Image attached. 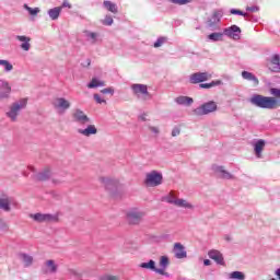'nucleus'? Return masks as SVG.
<instances>
[{
  "mask_svg": "<svg viewBox=\"0 0 280 280\" xmlns=\"http://www.w3.org/2000/svg\"><path fill=\"white\" fill-rule=\"evenodd\" d=\"M270 93L272 96H264L261 94H255L250 97L249 102L258 108H266L267 110H275L280 106V89L271 88Z\"/></svg>",
  "mask_w": 280,
  "mask_h": 280,
  "instance_id": "nucleus-1",
  "label": "nucleus"
},
{
  "mask_svg": "<svg viewBox=\"0 0 280 280\" xmlns=\"http://www.w3.org/2000/svg\"><path fill=\"white\" fill-rule=\"evenodd\" d=\"M211 78H213V75L209 72H195L190 74L189 82L190 84H199L200 89H213V86H220V84H222V80L202 83L208 82V80H211Z\"/></svg>",
  "mask_w": 280,
  "mask_h": 280,
  "instance_id": "nucleus-2",
  "label": "nucleus"
},
{
  "mask_svg": "<svg viewBox=\"0 0 280 280\" xmlns=\"http://www.w3.org/2000/svg\"><path fill=\"white\" fill-rule=\"evenodd\" d=\"M128 224L132 226H137L143 222V218H145V212L139 210V208H133L127 211L126 213Z\"/></svg>",
  "mask_w": 280,
  "mask_h": 280,
  "instance_id": "nucleus-3",
  "label": "nucleus"
},
{
  "mask_svg": "<svg viewBox=\"0 0 280 280\" xmlns=\"http://www.w3.org/2000/svg\"><path fill=\"white\" fill-rule=\"evenodd\" d=\"M27 106V98L20 100V103H13L10 107V110L7 113V116L10 117L11 121H16V117H19V113L21 108H25Z\"/></svg>",
  "mask_w": 280,
  "mask_h": 280,
  "instance_id": "nucleus-4",
  "label": "nucleus"
},
{
  "mask_svg": "<svg viewBox=\"0 0 280 280\" xmlns=\"http://www.w3.org/2000/svg\"><path fill=\"white\" fill-rule=\"evenodd\" d=\"M144 183L148 187H159L163 183V175L156 171H152L147 174Z\"/></svg>",
  "mask_w": 280,
  "mask_h": 280,
  "instance_id": "nucleus-5",
  "label": "nucleus"
},
{
  "mask_svg": "<svg viewBox=\"0 0 280 280\" xmlns=\"http://www.w3.org/2000/svg\"><path fill=\"white\" fill-rule=\"evenodd\" d=\"M215 110H218V103L210 101L196 108L195 115H209L210 113H215Z\"/></svg>",
  "mask_w": 280,
  "mask_h": 280,
  "instance_id": "nucleus-6",
  "label": "nucleus"
},
{
  "mask_svg": "<svg viewBox=\"0 0 280 280\" xmlns=\"http://www.w3.org/2000/svg\"><path fill=\"white\" fill-rule=\"evenodd\" d=\"M131 89L140 100H148L150 97V92H148V85L145 84H132Z\"/></svg>",
  "mask_w": 280,
  "mask_h": 280,
  "instance_id": "nucleus-7",
  "label": "nucleus"
},
{
  "mask_svg": "<svg viewBox=\"0 0 280 280\" xmlns=\"http://www.w3.org/2000/svg\"><path fill=\"white\" fill-rule=\"evenodd\" d=\"M52 106L56 110H59V113H65V110L71 108V103L65 97H57L54 100Z\"/></svg>",
  "mask_w": 280,
  "mask_h": 280,
  "instance_id": "nucleus-8",
  "label": "nucleus"
},
{
  "mask_svg": "<svg viewBox=\"0 0 280 280\" xmlns=\"http://www.w3.org/2000/svg\"><path fill=\"white\" fill-rule=\"evenodd\" d=\"M223 34H225V36H229V38H233V40H240L241 38V34H242V28H240V26L237 25H232L228 28L224 30Z\"/></svg>",
  "mask_w": 280,
  "mask_h": 280,
  "instance_id": "nucleus-9",
  "label": "nucleus"
},
{
  "mask_svg": "<svg viewBox=\"0 0 280 280\" xmlns=\"http://www.w3.org/2000/svg\"><path fill=\"white\" fill-rule=\"evenodd\" d=\"M10 93H12L10 83L0 79V100H9Z\"/></svg>",
  "mask_w": 280,
  "mask_h": 280,
  "instance_id": "nucleus-10",
  "label": "nucleus"
},
{
  "mask_svg": "<svg viewBox=\"0 0 280 280\" xmlns=\"http://www.w3.org/2000/svg\"><path fill=\"white\" fill-rule=\"evenodd\" d=\"M31 218L34 219L35 222H58V217L52 214L35 213L31 214Z\"/></svg>",
  "mask_w": 280,
  "mask_h": 280,
  "instance_id": "nucleus-11",
  "label": "nucleus"
},
{
  "mask_svg": "<svg viewBox=\"0 0 280 280\" xmlns=\"http://www.w3.org/2000/svg\"><path fill=\"white\" fill-rule=\"evenodd\" d=\"M100 182L102 185H104L105 189L113 190L117 189V186L119 185V180L110 177H100Z\"/></svg>",
  "mask_w": 280,
  "mask_h": 280,
  "instance_id": "nucleus-12",
  "label": "nucleus"
},
{
  "mask_svg": "<svg viewBox=\"0 0 280 280\" xmlns=\"http://www.w3.org/2000/svg\"><path fill=\"white\" fill-rule=\"evenodd\" d=\"M42 272H44V275H54L56 272H58V265H56V261L54 260H46L44 262V266L42 268Z\"/></svg>",
  "mask_w": 280,
  "mask_h": 280,
  "instance_id": "nucleus-13",
  "label": "nucleus"
},
{
  "mask_svg": "<svg viewBox=\"0 0 280 280\" xmlns=\"http://www.w3.org/2000/svg\"><path fill=\"white\" fill-rule=\"evenodd\" d=\"M139 268H142L143 270H152V272H156V275H163V269L156 268V261L149 260L148 262H141L139 265Z\"/></svg>",
  "mask_w": 280,
  "mask_h": 280,
  "instance_id": "nucleus-14",
  "label": "nucleus"
},
{
  "mask_svg": "<svg viewBox=\"0 0 280 280\" xmlns=\"http://www.w3.org/2000/svg\"><path fill=\"white\" fill-rule=\"evenodd\" d=\"M72 117H73L74 121H78V124H89V121H91L89 116H86V114H84V112H82L80 109H77L72 114Z\"/></svg>",
  "mask_w": 280,
  "mask_h": 280,
  "instance_id": "nucleus-15",
  "label": "nucleus"
},
{
  "mask_svg": "<svg viewBox=\"0 0 280 280\" xmlns=\"http://www.w3.org/2000/svg\"><path fill=\"white\" fill-rule=\"evenodd\" d=\"M16 40H20L21 44V49H23V51H30L31 47H32V38L25 36V35H18L16 36Z\"/></svg>",
  "mask_w": 280,
  "mask_h": 280,
  "instance_id": "nucleus-16",
  "label": "nucleus"
},
{
  "mask_svg": "<svg viewBox=\"0 0 280 280\" xmlns=\"http://www.w3.org/2000/svg\"><path fill=\"white\" fill-rule=\"evenodd\" d=\"M268 68L270 71H273L275 73H279L280 71V57L279 55H273L268 63Z\"/></svg>",
  "mask_w": 280,
  "mask_h": 280,
  "instance_id": "nucleus-17",
  "label": "nucleus"
},
{
  "mask_svg": "<svg viewBox=\"0 0 280 280\" xmlns=\"http://www.w3.org/2000/svg\"><path fill=\"white\" fill-rule=\"evenodd\" d=\"M208 256L210 259H213L217 264H220L221 266H224V257L222 256V253L217 249H212L208 253Z\"/></svg>",
  "mask_w": 280,
  "mask_h": 280,
  "instance_id": "nucleus-18",
  "label": "nucleus"
},
{
  "mask_svg": "<svg viewBox=\"0 0 280 280\" xmlns=\"http://www.w3.org/2000/svg\"><path fill=\"white\" fill-rule=\"evenodd\" d=\"M170 205H175V207H183L184 209H194V206L185 199H170Z\"/></svg>",
  "mask_w": 280,
  "mask_h": 280,
  "instance_id": "nucleus-19",
  "label": "nucleus"
},
{
  "mask_svg": "<svg viewBox=\"0 0 280 280\" xmlns=\"http://www.w3.org/2000/svg\"><path fill=\"white\" fill-rule=\"evenodd\" d=\"M174 253L177 259H185L187 257V252H185V247L180 243H175Z\"/></svg>",
  "mask_w": 280,
  "mask_h": 280,
  "instance_id": "nucleus-20",
  "label": "nucleus"
},
{
  "mask_svg": "<svg viewBox=\"0 0 280 280\" xmlns=\"http://www.w3.org/2000/svg\"><path fill=\"white\" fill-rule=\"evenodd\" d=\"M78 132L83 137H91V135H97V128L95 125H89L86 129H79Z\"/></svg>",
  "mask_w": 280,
  "mask_h": 280,
  "instance_id": "nucleus-21",
  "label": "nucleus"
},
{
  "mask_svg": "<svg viewBox=\"0 0 280 280\" xmlns=\"http://www.w3.org/2000/svg\"><path fill=\"white\" fill-rule=\"evenodd\" d=\"M60 12H62V7L50 9L48 10V16H50L51 21H58Z\"/></svg>",
  "mask_w": 280,
  "mask_h": 280,
  "instance_id": "nucleus-22",
  "label": "nucleus"
},
{
  "mask_svg": "<svg viewBox=\"0 0 280 280\" xmlns=\"http://www.w3.org/2000/svg\"><path fill=\"white\" fill-rule=\"evenodd\" d=\"M264 148H266V142L264 140H258L254 149L257 159H261V152H264Z\"/></svg>",
  "mask_w": 280,
  "mask_h": 280,
  "instance_id": "nucleus-23",
  "label": "nucleus"
},
{
  "mask_svg": "<svg viewBox=\"0 0 280 280\" xmlns=\"http://www.w3.org/2000/svg\"><path fill=\"white\" fill-rule=\"evenodd\" d=\"M159 266L160 268H158V270H163V275H165V270H167V266H170V258L167 256H161Z\"/></svg>",
  "mask_w": 280,
  "mask_h": 280,
  "instance_id": "nucleus-24",
  "label": "nucleus"
},
{
  "mask_svg": "<svg viewBox=\"0 0 280 280\" xmlns=\"http://www.w3.org/2000/svg\"><path fill=\"white\" fill-rule=\"evenodd\" d=\"M242 78L244 80H249L252 82H254V85L257 86V84H259V80L257 79V77H255V74H253L252 72L248 71H243L242 72Z\"/></svg>",
  "mask_w": 280,
  "mask_h": 280,
  "instance_id": "nucleus-25",
  "label": "nucleus"
},
{
  "mask_svg": "<svg viewBox=\"0 0 280 280\" xmlns=\"http://www.w3.org/2000/svg\"><path fill=\"white\" fill-rule=\"evenodd\" d=\"M176 102L177 104H182L184 106H191V104H194V98L189 96H178Z\"/></svg>",
  "mask_w": 280,
  "mask_h": 280,
  "instance_id": "nucleus-26",
  "label": "nucleus"
},
{
  "mask_svg": "<svg viewBox=\"0 0 280 280\" xmlns=\"http://www.w3.org/2000/svg\"><path fill=\"white\" fill-rule=\"evenodd\" d=\"M10 205H12V199H10V197L0 199V209H3V211H10Z\"/></svg>",
  "mask_w": 280,
  "mask_h": 280,
  "instance_id": "nucleus-27",
  "label": "nucleus"
},
{
  "mask_svg": "<svg viewBox=\"0 0 280 280\" xmlns=\"http://www.w3.org/2000/svg\"><path fill=\"white\" fill-rule=\"evenodd\" d=\"M100 86H106V82L100 81L96 78H93L92 81L88 84V89H97Z\"/></svg>",
  "mask_w": 280,
  "mask_h": 280,
  "instance_id": "nucleus-28",
  "label": "nucleus"
},
{
  "mask_svg": "<svg viewBox=\"0 0 280 280\" xmlns=\"http://www.w3.org/2000/svg\"><path fill=\"white\" fill-rule=\"evenodd\" d=\"M103 5L106 8V10H108V12H112V14H117V4L113 3L112 1H104Z\"/></svg>",
  "mask_w": 280,
  "mask_h": 280,
  "instance_id": "nucleus-29",
  "label": "nucleus"
},
{
  "mask_svg": "<svg viewBox=\"0 0 280 280\" xmlns=\"http://www.w3.org/2000/svg\"><path fill=\"white\" fill-rule=\"evenodd\" d=\"M51 176V171L49 168H45L42 173L37 175V180H48Z\"/></svg>",
  "mask_w": 280,
  "mask_h": 280,
  "instance_id": "nucleus-30",
  "label": "nucleus"
},
{
  "mask_svg": "<svg viewBox=\"0 0 280 280\" xmlns=\"http://www.w3.org/2000/svg\"><path fill=\"white\" fill-rule=\"evenodd\" d=\"M21 257H22V261L26 268L32 266V264L34 262V258L30 255L22 254Z\"/></svg>",
  "mask_w": 280,
  "mask_h": 280,
  "instance_id": "nucleus-31",
  "label": "nucleus"
},
{
  "mask_svg": "<svg viewBox=\"0 0 280 280\" xmlns=\"http://www.w3.org/2000/svg\"><path fill=\"white\" fill-rule=\"evenodd\" d=\"M224 36L223 33H212L208 35L209 40H212L213 43H218V40H222V37Z\"/></svg>",
  "mask_w": 280,
  "mask_h": 280,
  "instance_id": "nucleus-32",
  "label": "nucleus"
},
{
  "mask_svg": "<svg viewBox=\"0 0 280 280\" xmlns=\"http://www.w3.org/2000/svg\"><path fill=\"white\" fill-rule=\"evenodd\" d=\"M0 67H4V71H12L14 69V66L10 61L3 59H0Z\"/></svg>",
  "mask_w": 280,
  "mask_h": 280,
  "instance_id": "nucleus-33",
  "label": "nucleus"
},
{
  "mask_svg": "<svg viewBox=\"0 0 280 280\" xmlns=\"http://www.w3.org/2000/svg\"><path fill=\"white\" fill-rule=\"evenodd\" d=\"M230 279L244 280L246 279V276L241 271H233L230 273Z\"/></svg>",
  "mask_w": 280,
  "mask_h": 280,
  "instance_id": "nucleus-34",
  "label": "nucleus"
},
{
  "mask_svg": "<svg viewBox=\"0 0 280 280\" xmlns=\"http://www.w3.org/2000/svg\"><path fill=\"white\" fill-rule=\"evenodd\" d=\"M215 23H220V19L218 18V13H213L212 20L208 21V27H213Z\"/></svg>",
  "mask_w": 280,
  "mask_h": 280,
  "instance_id": "nucleus-35",
  "label": "nucleus"
},
{
  "mask_svg": "<svg viewBox=\"0 0 280 280\" xmlns=\"http://www.w3.org/2000/svg\"><path fill=\"white\" fill-rule=\"evenodd\" d=\"M25 10H27V12L31 14V16H36V14H38V12H40V9L38 8H31V7H27V4L24 5Z\"/></svg>",
  "mask_w": 280,
  "mask_h": 280,
  "instance_id": "nucleus-36",
  "label": "nucleus"
},
{
  "mask_svg": "<svg viewBox=\"0 0 280 280\" xmlns=\"http://www.w3.org/2000/svg\"><path fill=\"white\" fill-rule=\"evenodd\" d=\"M102 23H103V25H107V26L113 25V23H114L113 16L106 15L105 19L102 21Z\"/></svg>",
  "mask_w": 280,
  "mask_h": 280,
  "instance_id": "nucleus-37",
  "label": "nucleus"
},
{
  "mask_svg": "<svg viewBox=\"0 0 280 280\" xmlns=\"http://www.w3.org/2000/svg\"><path fill=\"white\" fill-rule=\"evenodd\" d=\"M230 13L231 14H238L240 16H248V13H244L243 11L237 10V9H231Z\"/></svg>",
  "mask_w": 280,
  "mask_h": 280,
  "instance_id": "nucleus-38",
  "label": "nucleus"
},
{
  "mask_svg": "<svg viewBox=\"0 0 280 280\" xmlns=\"http://www.w3.org/2000/svg\"><path fill=\"white\" fill-rule=\"evenodd\" d=\"M165 37H160V38H158V40L154 43V47L155 48H159V47H162V45L165 43Z\"/></svg>",
  "mask_w": 280,
  "mask_h": 280,
  "instance_id": "nucleus-39",
  "label": "nucleus"
},
{
  "mask_svg": "<svg viewBox=\"0 0 280 280\" xmlns=\"http://www.w3.org/2000/svg\"><path fill=\"white\" fill-rule=\"evenodd\" d=\"M94 100H95L96 104H106V100L102 98V96H100V94H94Z\"/></svg>",
  "mask_w": 280,
  "mask_h": 280,
  "instance_id": "nucleus-40",
  "label": "nucleus"
},
{
  "mask_svg": "<svg viewBox=\"0 0 280 280\" xmlns=\"http://www.w3.org/2000/svg\"><path fill=\"white\" fill-rule=\"evenodd\" d=\"M172 3H177V5H185L186 3L191 2V0H171Z\"/></svg>",
  "mask_w": 280,
  "mask_h": 280,
  "instance_id": "nucleus-41",
  "label": "nucleus"
},
{
  "mask_svg": "<svg viewBox=\"0 0 280 280\" xmlns=\"http://www.w3.org/2000/svg\"><path fill=\"white\" fill-rule=\"evenodd\" d=\"M101 93H103V95H106V94H110L113 95L115 93V90L113 88H107V89H103L101 90Z\"/></svg>",
  "mask_w": 280,
  "mask_h": 280,
  "instance_id": "nucleus-42",
  "label": "nucleus"
},
{
  "mask_svg": "<svg viewBox=\"0 0 280 280\" xmlns=\"http://www.w3.org/2000/svg\"><path fill=\"white\" fill-rule=\"evenodd\" d=\"M219 172H221L223 178H231V174L224 171V167L220 166Z\"/></svg>",
  "mask_w": 280,
  "mask_h": 280,
  "instance_id": "nucleus-43",
  "label": "nucleus"
},
{
  "mask_svg": "<svg viewBox=\"0 0 280 280\" xmlns=\"http://www.w3.org/2000/svg\"><path fill=\"white\" fill-rule=\"evenodd\" d=\"M180 135V128L175 127L172 131V137H178Z\"/></svg>",
  "mask_w": 280,
  "mask_h": 280,
  "instance_id": "nucleus-44",
  "label": "nucleus"
},
{
  "mask_svg": "<svg viewBox=\"0 0 280 280\" xmlns=\"http://www.w3.org/2000/svg\"><path fill=\"white\" fill-rule=\"evenodd\" d=\"M246 10L247 12H259V8L257 7H247Z\"/></svg>",
  "mask_w": 280,
  "mask_h": 280,
  "instance_id": "nucleus-45",
  "label": "nucleus"
},
{
  "mask_svg": "<svg viewBox=\"0 0 280 280\" xmlns=\"http://www.w3.org/2000/svg\"><path fill=\"white\" fill-rule=\"evenodd\" d=\"M170 200H176V197L174 196V192H171L168 197L166 198V201L170 202Z\"/></svg>",
  "mask_w": 280,
  "mask_h": 280,
  "instance_id": "nucleus-46",
  "label": "nucleus"
},
{
  "mask_svg": "<svg viewBox=\"0 0 280 280\" xmlns=\"http://www.w3.org/2000/svg\"><path fill=\"white\" fill-rule=\"evenodd\" d=\"M62 8H69V9H71V3H69V1H63V3H62V5H61V9Z\"/></svg>",
  "mask_w": 280,
  "mask_h": 280,
  "instance_id": "nucleus-47",
  "label": "nucleus"
},
{
  "mask_svg": "<svg viewBox=\"0 0 280 280\" xmlns=\"http://www.w3.org/2000/svg\"><path fill=\"white\" fill-rule=\"evenodd\" d=\"M103 280H119V278L115 276H106Z\"/></svg>",
  "mask_w": 280,
  "mask_h": 280,
  "instance_id": "nucleus-48",
  "label": "nucleus"
},
{
  "mask_svg": "<svg viewBox=\"0 0 280 280\" xmlns=\"http://www.w3.org/2000/svg\"><path fill=\"white\" fill-rule=\"evenodd\" d=\"M151 132H154L155 135H159V128L156 127H150Z\"/></svg>",
  "mask_w": 280,
  "mask_h": 280,
  "instance_id": "nucleus-49",
  "label": "nucleus"
},
{
  "mask_svg": "<svg viewBox=\"0 0 280 280\" xmlns=\"http://www.w3.org/2000/svg\"><path fill=\"white\" fill-rule=\"evenodd\" d=\"M203 265L205 266H211V260H209V259L203 260Z\"/></svg>",
  "mask_w": 280,
  "mask_h": 280,
  "instance_id": "nucleus-50",
  "label": "nucleus"
},
{
  "mask_svg": "<svg viewBox=\"0 0 280 280\" xmlns=\"http://www.w3.org/2000/svg\"><path fill=\"white\" fill-rule=\"evenodd\" d=\"M275 275L280 280V268L275 271Z\"/></svg>",
  "mask_w": 280,
  "mask_h": 280,
  "instance_id": "nucleus-51",
  "label": "nucleus"
},
{
  "mask_svg": "<svg viewBox=\"0 0 280 280\" xmlns=\"http://www.w3.org/2000/svg\"><path fill=\"white\" fill-rule=\"evenodd\" d=\"M90 38H93V39L97 38V34H95V33H90Z\"/></svg>",
  "mask_w": 280,
  "mask_h": 280,
  "instance_id": "nucleus-52",
  "label": "nucleus"
},
{
  "mask_svg": "<svg viewBox=\"0 0 280 280\" xmlns=\"http://www.w3.org/2000/svg\"><path fill=\"white\" fill-rule=\"evenodd\" d=\"M2 224H4V223H3V220L0 219V228H1Z\"/></svg>",
  "mask_w": 280,
  "mask_h": 280,
  "instance_id": "nucleus-53",
  "label": "nucleus"
},
{
  "mask_svg": "<svg viewBox=\"0 0 280 280\" xmlns=\"http://www.w3.org/2000/svg\"><path fill=\"white\" fill-rule=\"evenodd\" d=\"M271 280H277V279L272 278Z\"/></svg>",
  "mask_w": 280,
  "mask_h": 280,
  "instance_id": "nucleus-54",
  "label": "nucleus"
}]
</instances>
